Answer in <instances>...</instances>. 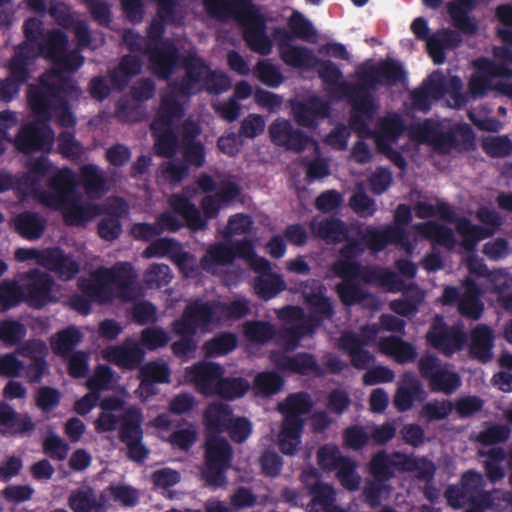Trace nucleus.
Segmentation results:
<instances>
[{"mask_svg": "<svg viewBox=\"0 0 512 512\" xmlns=\"http://www.w3.org/2000/svg\"><path fill=\"white\" fill-rule=\"evenodd\" d=\"M212 16H233L243 28V39L247 46L261 55H268L272 42L267 36L266 18L252 0H203Z\"/></svg>", "mask_w": 512, "mask_h": 512, "instance_id": "f257e3e1", "label": "nucleus"}, {"mask_svg": "<svg viewBox=\"0 0 512 512\" xmlns=\"http://www.w3.org/2000/svg\"><path fill=\"white\" fill-rule=\"evenodd\" d=\"M80 96L81 89L71 76L56 79L48 73L42 74L37 84L27 89V101L32 114L39 119L50 121L59 99L64 95Z\"/></svg>", "mask_w": 512, "mask_h": 512, "instance_id": "f03ea898", "label": "nucleus"}, {"mask_svg": "<svg viewBox=\"0 0 512 512\" xmlns=\"http://www.w3.org/2000/svg\"><path fill=\"white\" fill-rule=\"evenodd\" d=\"M313 405L311 396L304 391L289 394L278 405V410L283 415L278 446L283 454L293 456L298 451L304 429L302 416L310 413Z\"/></svg>", "mask_w": 512, "mask_h": 512, "instance_id": "7ed1b4c3", "label": "nucleus"}, {"mask_svg": "<svg viewBox=\"0 0 512 512\" xmlns=\"http://www.w3.org/2000/svg\"><path fill=\"white\" fill-rule=\"evenodd\" d=\"M232 460L233 448L228 440L218 435H209L204 444L202 479L205 484L212 489L224 486Z\"/></svg>", "mask_w": 512, "mask_h": 512, "instance_id": "20e7f679", "label": "nucleus"}, {"mask_svg": "<svg viewBox=\"0 0 512 512\" xmlns=\"http://www.w3.org/2000/svg\"><path fill=\"white\" fill-rule=\"evenodd\" d=\"M24 42L33 47L36 57H44L51 63L58 58L68 46V37L60 29L45 30L43 22L30 17L23 23Z\"/></svg>", "mask_w": 512, "mask_h": 512, "instance_id": "39448f33", "label": "nucleus"}, {"mask_svg": "<svg viewBox=\"0 0 512 512\" xmlns=\"http://www.w3.org/2000/svg\"><path fill=\"white\" fill-rule=\"evenodd\" d=\"M78 185L77 176L70 167L55 168L46 179L47 189L38 194L39 201L52 210L79 202Z\"/></svg>", "mask_w": 512, "mask_h": 512, "instance_id": "423d86ee", "label": "nucleus"}, {"mask_svg": "<svg viewBox=\"0 0 512 512\" xmlns=\"http://www.w3.org/2000/svg\"><path fill=\"white\" fill-rule=\"evenodd\" d=\"M360 91L371 93L379 85L395 86L407 79L403 65L391 58L379 61L377 64L363 63L355 71Z\"/></svg>", "mask_w": 512, "mask_h": 512, "instance_id": "0eeeda50", "label": "nucleus"}, {"mask_svg": "<svg viewBox=\"0 0 512 512\" xmlns=\"http://www.w3.org/2000/svg\"><path fill=\"white\" fill-rule=\"evenodd\" d=\"M218 322L216 301L197 298L186 305L180 319L172 322V329L176 334L196 335L198 330L210 331Z\"/></svg>", "mask_w": 512, "mask_h": 512, "instance_id": "6e6552de", "label": "nucleus"}, {"mask_svg": "<svg viewBox=\"0 0 512 512\" xmlns=\"http://www.w3.org/2000/svg\"><path fill=\"white\" fill-rule=\"evenodd\" d=\"M49 122L37 118L22 125L15 137L16 149L24 154L50 153L54 145L55 134Z\"/></svg>", "mask_w": 512, "mask_h": 512, "instance_id": "1a4fd4ad", "label": "nucleus"}, {"mask_svg": "<svg viewBox=\"0 0 512 512\" xmlns=\"http://www.w3.org/2000/svg\"><path fill=\"white\" fill-rule=\"evenodd\" d=\"M427 342L445 355L461 350L467 342V334L461 326H448L443 316L436 315L427 334Z\"/></svg>", "mask_w": 512, "mask_h": 512, "instance_id": "9d476101", "label": "nucleus"}, {"mask_svg": "<svg viewBox=\"0 0 512 512\" xmlns=\"http://www.w3.org/2000/svg\"><path fill=\"white\" fill-rule=\"evenodd\" d=\"M54 279L46 272L38 269L30 270L25 276L23 301L30 308L40 310L57 301L53 294Z\"/></svg>", "mask_w": 512, "mask_h": 512, "instance_id": "9b49d317", "label": "nucleus"}, {"mask_svg": "<svg viewBox=\"0 0 512 512\" xmlns=\"http://www.w3.org/2000/svg\"><path fill=\"white\" fill-rule=\"evenodd\" d=\"M152 72L162 80H168L181 61L179 49L172 39L166 38L160 45L146 49Z\"/></svg>", "mask_w": 512, "mask_h": 512, "instance_id": "f8f14e48", "label": "nucleus"}, {"mask_svg": "<svg viewBox=\"0 0 512 512\" xmlns=\"http://www.w3.org/2000/svg\"><path fill=\"white\" fill-rule=\"evenodd\" d=\"M269 138L275 146L288 151L300 153L304 151L312 139L302 130L294 128L292 123L284 118L275 119L268 127Z\"/></svg>", "mask_w": 512, "mask_h": 512, "instance_id": "ddd939ff", "label": "nucleus"}, {"mask_svg": "<svg viewBox=\"0 0 512 512\" xmlns=\"http://www.w3.org/2000/svg\"><path fill=\"white\" fill-rule=\"evenodd\" d=\"M180 63L185 71V76L173 85L181 96L190 97L197 92L196 85L204 80L210 65L195 50L187 51L182 56Z\"/></svg>", "mask_w": 512, "mask_h": 512, "instance_id": "4468645a", "label": "nucleus"}, {"mask_svg": "<svg viewBox=\"0 0 512 512\" xmlns=\"http://www.w3.org/2000/svg\"><path fill=\"white\" fill-rule=\"evenodd\" d=\"M318 76L326 86L327 92L338 99L347 98L353 93L360 92L357 83H350L343 80V73L340 68L330 60H321L318 58L315 64Z\"/></svg>", "mask_w": 512, "mask_h": 512, "instance_id": "2eb2a0df", "label": "nucleus"}, {"mask_svg": "<svg viewBox=\"0 0 512 512\" xmlns=\"http://www.w3.org/2000/svg\"><path fill=\"white\" fill-rule=\"evenodd\" d=\"M102 356L122 369L134 370L143 362L145 351L138 341L127 338L120 345L105 348Z\"/></svg>", "mask_w": 512, "mask_h": 512, "instance_id": "dca6fc26", "label": "nucleus"}, {"mask_svg": "<svg viewBox=\"0 0 512 512\" xmlns=\"http://www.w3.org/2000/svg\"><path fill=\"white\" fill-rule=\"evenodd\" d=\"M352 107L350 126L358 133L369 131L368 120H371L377 110L371 93L363 91L353 93L346 98Z\"/></svg>", "mask_w": 512, "mask_h": 512, "instance_id": "f3484780", "label": "nucleus"}, {"mask_svg": "<svg viewBox=\"0 0 512 512\" xmlns=\"http://www.w3.org/2000/svg\"><path fill=\"white\" fill-rule=\"evenodd\" d=\"M296 123L305 128H315L320 119L330 114V105L318 96H312L292 106Z\"/></svg>", "mask_w": 512, "mask_h": 512, "instance_id": "a211bd4d", "label": "nucleus"}, {"mask_svg": "<svg viewBox=\"0 0 512 512\" xmlns=\"http://www.w3.org/2000/svg\"><path fill=\"white\" fill-rule=\"evenodd\" d=\"M223 374V367L213 362H200L186 369L187 377L204 395L214 394L217 382L221 380Z\"/></svg>", "mask_w": 512, "mask_h": 512, "instance_id": "6ab92c4d", "label": "nucleus"}, {"mask_svg": "<svg viewBox=\"0 0 512 512\" xmlns=\"http://www.w3.org/2000/svg\"><path fill=\"white\" fill-rule=\"evenodd\" d=\"M36 59L33 47H30L28 43L23 41L14 48V54L8 62V77L22 87L30 80V67Z\"/></svg>", "mask_w": 512, "mask_h": 512, "instance_id": "aec40b11", "label": "nucleus"}, {"mask_svg": "<svg viewBox=\"0 0 512 512\" xmlns=\"http://www.w3.org/2000/svg\"><path fill=\"white\" fill-rule=\"evenodd\" d=\"M445 94V82L442 76L430 75L422 84L410 92L411 106L414 110L428 112L432 101Z\"/></svg>", "mask_w": 512, "mask_h": 512, "instance_id": "412c9836", "label": "nucleus"}, {"mask_svg": "<svg viewBox=\"0 0 512 512\" xmlns=\"http://www.w3.org/2000/svg\"><path fill=\"white\" fill-rule=\"evenodd\" d=\"M426 392L420 380L412 373H405L396 389L393 404L397 411H409L415 401H423Z\"/></svg>", "mask_w": 512, "mask_h": 512, "instance_id": "4be33fe9", "label": "nucleus"}, {"mask_svg": "<svg viewBox=\"0 0 512 512\" xmlns=\"http://www.w3.org/2000/svg\"><path fill=\"white\" fill-rule=\"evenodd\" d=\"M275 366L282 370L299 375L311 373L322 375L323 371L314 355L307 352H299L295 355L275 354L272 357Z\"/></svg>", "mask_w": 512, "mask_h": 512, "instance_id": "5701e85b", "label": "nucleus"}, {"mask_svg": "<svg viewBox=\"0 0 512 512\" xmlns=\"http://www.w3.org/2000/svg\"><path fill=\"white\" fill-rule=\"evenodd\" d=\"M409 135L412 139L420 143L432 145L440 154H443L444 145L453 141L451 133L442 131L439 123L430 118L425 119L421 123L412 125L409 130Z\"/></svg>", "mask_w": 512, "mask_h": 512, "instance_id": "b1692460", "label": "nucleus"}, {"mask_svg": "<svg viewBox=\"0 0 512 512\" xmlns=\"http://www.w3.org/2000/svg\"><path fill=\"white\" fill-rule=\"evenodd\" d=\"M35 429L28 414L18 413L7 403H0V432L10 436H27Z\"/></svg>", "mask_w": 512, "mask_h": 512, "instance_id": "393cba45", "label": "nucleus"}, {"mask_svg": "<svg viewBox=\"0 0 512 512\" xmlns=\"http://www.w3.org/2000/svg\"><path fill=\"white\" fill-rule=\"evenodd\" d=\"M367 345V339L356 333L347 332L340 338L342 350L349 355L351 365L358 370L368 368L375 360L374 355L365 349Z\"/></svg>", "mask_w": 512, "mask_h": 512, "instance_id": "a878e982", "label": "nucleus"}, {"mask_svg": "<svg viewBox=\"0 0 512 512\" xmlns=\"http://www.w3.org/2000/svg\"><path fill=\"white\" fill-rule=\"evenodd\" d=\"M361 238L364 246L373 252L384 250L388 244H400L405 247L404 231L400 227H389L388 225L383 229L367 227Z\"/></svg>", "mask_w": 512, "mask_h": 512, "instance_id": "bb28decb", "label": "nucleus"}, {"mask_svg": "<svg viewBox=\"0 0 512 512\" xmlns=\"http://www.w3.org/2000/svg\"><path fill=\"white\" fill-rule=\"evenodd\" d=\"M78 288L84 295L100 304L112 302L115 296L102 268L97 269L91 278H80Z\"/></svg>", "mask_w": 512, "mask_h": 512, "instance_id": "cd10ccee", "label": "nucleus"}, {"mask_svg": "<svg viewBox=\"0 0 512 512\" xmlns=\"http://www.w3.org/2000/svg\"><path fill=\"white\" fill-rule=\"evenodd\" d=\"M309 229L314 238L321 239L327 244H338L347 238L349 232L347 224L338 217L324 218L320 221L313 219Z\"/></svg>", "mask_w": 512, "mask_h": 512, "instance_id": "c85d7f7f", "label": "nucleus"}, {"mask_svg": "<svg viewBox=\"0 0 512 512\" xmlns=\"http://www.w3.org/2000/svg\"><path fill=\"white\" fill-rule=\"evenodd\" d=\"M102 270L110 286H116L118 296L123 300H130L132 298L133 284L136 280V274L131 263L117 262L112 267L102 268Z\"/></svg>", "mask_w": 512, "mask_h": 512, "instance_id": "c756f323", "label": "nucleus"}, {"mask_svg": "<svg viewBox=\"0 0 512 512\" xmlns=\"http://www.w3.org/2000/svg\"><path fill=\"white\" fill-rule=\"evenodd\" d=\"M462 37L459 32L443 28L433 33L428 40V54L433 62L441 65L445 61V50H453L460 46Z\"/></svg>", "mask_w": 512, "mask_h": 512, "instance_id": "7c9ffc66", "label": "nucleus"}, {"mask_svg": "<svg viewBox=\"0 0 512 512\" xmlns=\"http://www.w3.org/2000/svg\"><path fill=\"white\" fill-rule=\"evenodd\" d=\"M44 266L57 273L62 280H71L79 272V264L59 247L45 249Z\"/></svg>", "mask_w": 512, "mask_h": 512, "instance_id": "2f4dec72", "label": "nucleus"}, {"mask_svg": "<svg viewBox=\"0 0 512 512\" xmlns=\"http://www.w3.org/2000/svg\"><path fill=\"white\" fill-rule=\"evenodd\" d=\"M47 220L37 212L24 211L13 219L15 232L23 239L34 241L40 239L46 229Z\"/></svg>", "mask_w": 512, "mask_h": 512, "instance_id": "473e14b6", "label": "nucleus"}, {"mask_svg": "<svg viewBox=\"0 0 512 512\" xmlns=\"http://www.w3.org/2000/svg\"><path fill=\"white\" fill-rule=\"evenodd\" d=\"M447 6L453 26L464 35H474L479 26L475 19L469 16V10L475 7V0H454Z\"/></svg>", "mask_w": 512, "mask_h": 512, "instance_id": "72a5a7b5", "label": "nucleus"}, {"mask_svg": "<svg viewBox=\"0 0 512 512\" xmlns=\"http://www.w3.org/2000/svg\"><path fill=\"white\" fill-rule=\"evenodd\" d=\"M184 116V108L175 93L170 92L161 97L159 108L150 128L158 129L162 126H173L175 120Z\"/></svg>", "mask_w": 512, "mask_h": 512, "instance_id": "f704fd0d", "label": "nucleus"}, {"mask_svg": "<svg viewBox=\"0 0 512 512\" xmlns=\"http://www.w3.org/2000/svg\"><path fill=\"white\" fill-rule=\"evenodd\" d=\"M154 138V152L157 156L173 158L181 148L178 131L173 126L150 128Z\"/></svg>", "mask_w": 512, "mask_h": 512, "instance_id": "c9c22d12", "label": "nucleus"}, {"mask_svg": "<svg viewBox=\"0 0 512 512\" xmlns=\"http://www.w3.org/2000/svg\"><path fill=\"white\" fill-rule=\"evenodd\" d=\"M143 414L136 407H128L121 413V424L118 429V438L125 444L131 441L143 440Z\"/></svg>", "mask_w": 512, "mask_h": 512, "instance_id": "e433bc0d", "label": "nucleus"}, {"mask_svg": "<svg viewBox=\"0 0 512 512\" xmlns=\"http://www.w3.org/2000/svg\"><path fill=\"white\" fill-rule=\"evenodd\" d=\"M381 353L391 356L399 364L412 362L417 357L415 346L398 336L384 337L379 340Z\"/></svg>", "mask_w": 512, "mask_h": 512, "instance_id": "4c0bfd02", "label": "nucleus"}, {"mask_svg": "<svg viewBox=\"0 0 512 512\" xmlns=\"http://www.w3.org/2000/svg\"><path fill=\"white\" fill-rule=\"evenodd\" d=\"M480 288L477 283L467 278L465 281V291L461 295L458 311L459 313L469 319L478 320L484 311V304L480 300Z\"/></svg>", "mask_w": 512, "mask_h": 512, "instance_id": "58836bf2", "label": "nucleus"}, {"mask_svg": "<svg viewBox=\"0 0 512 512\" xmlns=\"http://www.w3.org/2000/svg\"><path fill=\"white\" fill-rule=\"evenodd\" d=\"M169 204L174 212L182 216L192 231L206 229V219L201 216L199 209L187 197L178 194L172 195Z\"/></svg>", "mask_w": 512, "mask_h": 512, "instance_id": "ea45409f", "label": "nucleus"}, {"mask_svg": "<svg viewBox=\"0 0 512 512\" xmlns=\"http://www.w3.org/2000/svg\"><path fill=\"white\" fill-rule=\"evenodd\" d=\"M493 333L490 327L479 325L471 331L469 352L471 356L482 363L492 359Z\"/></svg>", "mask_w": 512, "mask_h": 512, "instance_id": "a19ab883", "label": "nucleus"}, {"mask_svg": "<svg viewBox=\"0 0 512 512\" xmlns=\"http://www.w3.org/2000/svg\"><path fill=\"white\" fill-rule=\"evenodd\" d=\"M460 484L473 504H480L489 507L491 504V494L484 490V478L480 472L468 470L464 472L460 479Z\"/></svg>", "mask_w": 512, "mask_h": 512, "instance_id": "79ce46f5", "label": "nucleus"}, {"mask_svg": "<svg viewBox=\"0 0 512 512\" xmlns=\"http://www.w3.org/2000/svg\"><path fill=\"white\" fill-rule=\"evenodd\" d=\"M358 278H361L367 284H377L385 287L389 291H400L404 285L395 272L379 267L362 266Z\"/></svg>", "mask_w": 512, "mask_h": 512, "instance_id": "37998d69", "label": "nucleus"}, {"mask_svg": "<svg viewBox=\"0 0 512 512\" xmlns=\"http://www.w3.org/2000/svg\"><path fill=\"white\" fill-rule=\"evenodd\" d=\"M456 230L462 237V247L469 252L474 251L481 240L492 236L494 233L493 229L473 224L466 217L458 219Z\"/></svg>", "mask_w": 512, "mask_h": 512, "instance_id": "c03bdc74", "label": "nucleus"}, {"mask_svg": "<svg viewBox=\"0 0 512 512\" xmlns=\"http://www.w3.org/2000/svg\"><path fill=\"white\" fill-rule=\"evenodd\" d=\"M124 202L120 200L118 206H110L107 215L102 217L97 225L100 238L105 241H114L122 233L121 217L125 213Z\"/></svg>", "mask_w": 512, "mask_h": 512, "instance_id": "a18cd8bd", "label": "nucleus"}, {"mask_svg": "<svg viewBox=\"0 0 512 512\" xmlns=\"http://www.w3.org/2000/svg\"><path fill=\"white\" fill-rule=\"evenodd\" d=\"M445 133H451L453 141L444 145L443 154H449L453 149L462 153L473 151L476 148L475 133L467 123H459Z\"/></svg>", "mask_w": 512, "mask_h": 512, "instance_id": "49530a36", "label": "nucleus"}, {"mask_svg": "<svg viewBox=\"0 0 512 512\" xmlns=\"http://www.w3.org/2000/svg\"><path fill=\"white\" fill-rule=\"evenodd\" d=\"M82 338L83 335L77 327L68 326L51 337L50 346L55 355L66 358L74 352Z\"/></svg>", "mask_w": 512, "mask_h": 512, "instance_id": "de8ad7c7", "label": "nucleus"}, {"mask_svg": "<svg viewBox=\"0 0 512 512\" xmlns=\"http://www.w3.org/2000/svg\"><path fill=\"white\" fill-rule=\"evenodd\" d=\"M140 388L148 394H154L155 383H169L170 369L166 364L148 362L139 371Z\"/></svg>", "mask_w": 512, "mask_h": 512, "instance_id": "09e8293b", "label": "nucleus"}, {"mask_svg": "<svg viewBox=\"0 0 512 512\" xmlns=\"http://www.w3.org/2000/svg\"><path fill=\"white\" fill-rule=\"evenodd\" d=\"M280 59L287 65L297 69H312L318 58L306 46L293 45L279 51Z\"/></svg>", "mask_w": 512, "mask_h": 512, "instance_id": "8fccbe9b", "label": "nucleus"}, {"mask_svg": "<svg viewBox=\"0 0 512 512\" xmlns=\"http://www.w3.org/2000/svg\"><path fill=\"white\" fill-rule=\"evenodd\" d=\"M406 126L403 118L398 114L389 115L378 121L375 133L376 145L381 143H394L405 131Z\"/></svg>", "mask_w": 512, "mask_h": 512, "instance_id": "3c124183", "label": "nucleus"}, {"mask_svg": "<svg viewBox=\"0 0 512 512\" xmlns=\"http://www.w3.org/2000/svg\"><path fill=\"white\" fill-rule=\"evenodd\" d=\"M233 414L232 408L228 404L212 403L209 404L203 415V421L206 429L210 433L224 432L227 423Z\"/></svg>", "mask_w": 512, "mask_h": 512, "instance_id": "603ef678", "label": "nucleus"}, {"mask_svg": "<svg viewBox=\"0 0 512 512\" xmlns=\"http://www.w3.org/2000/svg\"><path fill=\"white\" fill-rule=\"evenodd\" d=\"M68 506L73 512H105L104 503L97 499L91 488L76 489L68 497Z\"/></svg>", "mask_w": 512, "mask_h": 512, "instance_id": "864d4df0", "label": "nucleus"}, {"mask_svg": "<svg viewBox=\"0 0 512 512\" xmlns=\"http://www.w3.org/2000/svg\"><path fill=\"white\" fill-rule=\"evenodd\" d=\"M415 229L421 236L434 241L436 244L443 245L449 249L455 245L454 233L451 228L445 225L435 221H428L417 224Z\"/></svg>", "mask_w": 512, "mask_h": 512, "instance_id": "5fc2aeb1", "label": "nucleus"}, {"mask_svg": "<svg viewBox=\"0 0 512 512\" xmlns=\"http://www.w3.org/2000/svg\"><path fill=\"white\" fill-rule=\"evenodd\" d=\"M235 260V253L231 244L216 242L209 246L206 254L200 260V267L210 271L213 265H227Z\"/></svg>", "mask_w": 512, "mask_h": 512, "instance_id": "6e6d98bb", "label": "nucleus"}, {"mask_svg": "<svg viewBox=\"0 0 512 512\" xmlns=\"http://www.w3.org/2000/svg\"><path fill=\"white\" fill-rule=\"evenodd\" d=\"M84 60L80 49L77 48L71 51L66 49L52 62L53 69L47 73L53 75L56 79H60L61 76H69L68 74L74 73L82 67Z\"/></svg>", "mask_w": 512, "mask_h": 512, "instance_id": "4d7b16f0", "label": "nucleus"}, {"mask_svg": "<svg viewBox=\"0 0 512 512\" xmlns=\"http://www.w3.org/2000/svg\"><path fill=\"white\" fill-rule=\"evenodd\" d=\"M286 289V283L277 273L260 275L254 280V290L262 300H270Z\"/></svg>", "mask_w": 512, "mask_h": 512, "instance_id": "13d9d810", "label": "nucleus"}, {"mask_svg": "<svg viewBox=\"0 0 512 512\" xmlns=\"http://www.w3.org/2000/svg\"><path fill=\"white\" fill-rule=\"evenodd\" d=\"M27 174L23 177L24 182L29 184L32 188L38 186L40 182L48 178L52 170L55 168L51 160L45 156L33 158L27 162Z\"/></svg>", "mask_w": 512, "mask_h": 512, "instance_id": "bf43d9fd", "label": "nucleus"}, {"mask_svg": "<svg viewBox=\"0 0 512 512\" xmlns=\"http://www.w3.org/2000/svg\"><path fill=\"white\" fill-rule=\"evenodd\" d=\"M309 331L308 326L300 322L289 327H282L275 330L274 339L276 343L286 351H292L298 347L301 339L308 334Z\"/></svg>", "mask_w": 512, "mask_h": 512, "instance_id": "052dcab7", "label": "nucleus"}, {"mask_svg": "<svg viewBox=\"0 0 512 512\" xmlns=\"http://www.w3.org/2000/svg\"><path fill=\"white\" fill-rule=\"evenodd\" d=\"M88 196L100 194L104 190L105 177L96 165L85 164L80 168L78 180Z\"/></svg>", "mask_w": 512, "mask_h": 512, "instance_id": "680f3d73", "label": "nucleus"}, {"mask_svg": "<svg viewBox=\"0 0 512 512\" xmlns=\"http://www.w3.org/2000/svg\"><path fill=\"white\" fill-rule=\"evenodd\" d=\"M394 458L385 451L375 453L369 463V471L378 482H386L395 476Z\"/></svg>", "mask_w": 512, "mask_h": 512, "instance_id": "e2e57ef3", "label": "nucleus"}, {"mask_svg": "<svg viewBox=\"0 0 512 512\" xmlns=\"http://www.w3.org/2000/svg\"><path fill=\"white\" fill-rule=\"evenodd\" d=\"M336 292L340 301L345 306L363 304L373 298L372 294L353 281H343L336 285Z\"/></svg>", "mask_w": 512, "mask_h": 512, "instance_id": "0e129e2a", "label": "nucleus"}, {"mask_svg": "<svg viewBox=\"0 0 512 512\" xmlns=\"http://www.w3.org/2000/svg\"><path fill=\"white\" fill-rule=\"evenodd\" d=\"M23 288L16 280L3 279L0 282V312L19 306L23 301Z\"/></svg>", "mask_w": 512, "mask_h": 512, "instance_id": "69168bd1", "label": "nucleus"}, {"mask_svg": "<svg viewBox=\"0 0 512 512\" xmlns=\"http://www.w3.org/2000/svg\"><path fill=\"white\" fill-rule=\"evenodd\" d=\"M116 373L113 369L105 364H99L95 367L93 374L87 379V388L97 395L102 391L113 388L116 382Z\"/></svg>", "mask_w": 512, "mask_h": 512, "instance_id": "338daca9", "label": "nucleus"}, {"mask_svg": "<svg viewBox=\"0 0 512 512\" xmlns=\"http://www.w3.org/2000/svg\"><path fill=\"white\" fill-rule=\"evenodd\" d=\"M238 344L237 336L231 332H222L204 343V350L207 356L216 357L227 355L232 352Z\"/></svg>", "mask_w": 512, "mask_h": 512, "instance_id": "774afa93", "label": "nucleus"}]
</instances>
